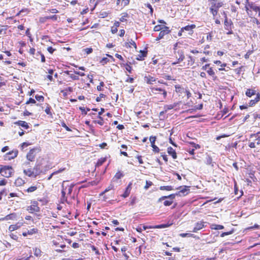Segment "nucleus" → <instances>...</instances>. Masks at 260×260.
I'll return each mask as SVG.
<instances>
[{"instance_id": "f257e3e1", "label": "nucleus", "mask_w": 260, "mask_h": 260, "mask_svg": "<svg viewBox=\"0 0 260 260\" xmlns=\"http://www.w3.org/2000/svg\"><path fill=\"white\" fill-rule=\"evenodd\" d=\"M210 12L213 15V17H215L217 15L219 9L223 6V3L222 2H213L210 4Z\"/></svg>"}, {"instance_id": "f03ea898", "label": "nucleus", "mask_w": 260, "mask_h": 260, "mask_svg": "<svg viewBox=\"0 0 260 260\" xmlns=\"http://www.w3.org/2000/svg\"><path fill=\"white\" fill-rule=\"evenodd\" d=\"M13 172V169L11 167L4 166L1 167L0 166V174L5 177H10Z\"/></svg>"}, {"instance_id": "7ed1b4c3", "label": "nucleus", "mask_w": 260, "mask_h": 260, "mask_svg": "<svg viewBox=\"0 0 260 260\" xmlns=\"http://www.w3.org/2000/svg\"><path fill=\"white\" fill-rule=\"evenodd\" d=\"M38 150L37 149L34 148L29 150L28 153L26 155V158L28 160L32 161L34 160L36 156V151Z\"/></svg>"}, {"instance_id": "20e7f679", "label": "nucleus", "mask_w": 260, "mask_h": 260, "mask_svg": "<svg viewBox=\"0 0 260 260\" xmlns=\"http://www.w3.org/2000/svg\"><path fill=\"white\" fill-rule=\"evenodd\" d=\"M206 223V222H204L203 221L197 222L195 224V226L192 230V232L197 233L198 231L206 227V225L205 224Z\"/></svg>"}, {"instance_id": "39448f33", "label": "nucleus", "mask_w": 260, "mask_h": 260, "mask_svg": "<svg viewBox=\"0 0 260 260\" xmlns=\"http://www.w3.org/2000/svg\"><path fill=\"white\" fill-rule=\"evenodd\" d=\"M156 139V137L155 136H151L149 138V140L151 143V146L153 148V151L154 152L158 153L159 151V149L155 145Z\"/></svg>"}, {"instance_id": "423d86ee", "label": "nucleus", "mask_w": 260, "mask_h": 260, "mask_svg": "<svg viewBox=\"0 0 260 260\" xmlns=\"http://www.w3.org/2000/svg\"><path fill=\"white\" fill-rule=\"evenodd\" d=\"M23 173L25 174V175L28 176V177H35L39 174V173L37 171H36V172H34V171H32L31 169H24L23 170Z\"/></svg>"}, {"instance_id": "0eeeda50", "label": "nucleus", "mask_w": 260, "mask_h": 260, "mask_svg": "<svg viewBox=\"0 0 260 260\" xmlns=\"http://www.w3.org/2000/svg\"><path fill=\"white\" fill-rule=\"evenodd\" d=\"M177 53L178 54L179 57V58H177V61L173 62L172 63V65H176L177 63H178L182 61L185 58L184 53L182 50L178 51Z\"/></svg>"}, {"instance_id": "6e6552de", "label": "nucleus", "mask_w": 260, "mask_h": 260, "mask_svg": "<svg viewBox=\"0 0 260 260\" xmlns=\"http://www.w3.org/2000/svg\"><path fill=\"white\" fill-rule=\"evenodd\" d=\"M170 32V30L168 26H164V29L161 30L158 35V39H161L167 34Z\"/></svg>"}, {"instance_id": "1a4fd4ad", "label": "nucleus", "mask_w": 260, "mask_h": 260, "mask_svg": "<svg viewBox=\"0 0 260 260\" xmlns=\"http://www.w3.org/2000/svg\"><path fill=\"white\" fill-rule=\"evenodd\" d=\"M151 91L152 93L156 94V91H161L162 92V94L164 98H166L167 95V92L164 89H162L161 88H157V87H151L150 88Z\"/></svg>"}, {"instance_id": "9d476101", "label": "nucleus", "mask_w": 260, "mask_h": 260, "mask_svg": "<svg viewBox=\"0 0 260 260\" xmlns=\"http://www.w3.org/2000/svg\"><path fill=\"white\" fill-rule=\"evenodd\" d=\"M18 151L17 150H13L6 154V157H8V159L10 160L17 157Z\"/></svg>"}, {"instance_id": "9b49d317", "label": "nucleus", "mask_w": 260, "mask_h": 260, "mask_svg": "<svg viewBox=\"0 0 260 260\" xmlns=\"http://www.w3.org/2000/svg\"><path fill=\"white\" fill-rule=\"evenodd\" d=\"M196 27L195 24H191L188 25L186 26L182 27V31H189V34H192L193 32V29L195 28Z\"/></svg>"}, {"instance_id": "f8f14e48", "label": "nucleus", "mask_w": 260, "mask_h": 260, "mask_svg": "<svg viewBox=\"0 0 260 260\" xmlns=\"http://www.w3.org/2000/svg\"><path fill=\"white\" fill-rule=\"evenodd\" d=\"M176 196H178V194H177V192L176 193L171 194L169 196L161 197L158 199V202H161V201L165 199H170V200L173 201L175 198Z\"/></svg>"}, {"instance_id": "ddd939ff", "label": "nucleus", "mask_w": 260, "mask_h": 260, "mask_svg": "<svg viewBox=\"0 0 260 260\" xmlns=\"http://www.w3.org/2000/svg\"><path fill=\"white\" fill-rule=\"evenodd\" d=\"M147 51L146 50H141L140 53L137 56L136 59L138 60H143L144 58L146 56Z\"/></svg>"}, {"instance_id": "4468645a", "label": "nucleus", "mask_w": 260, "mask_h": 260, "mask_svg": "<svg viewBox=\"0 0 260 260\" xmlns=\"http://www.w3.org/2000/svg\"><path fill=\"white\" fill-rule=\"evenodd\" d=\"M168 153L172 156L173 159H176L177 157L175 150L171 147H169L167 148Z\"/></svg>"}, {"instance_id": "2eb2a0df", "label": "nucleus", "mask_w": 260, "mask_h": 260, "mask_svg": "<svg viewBox=\"0 0 260 260\" xmlns=\"http://www.w3.org/2000/svg\"><path fill=\"white\" fill-rule=\"evenodd\" d=\"M173 224V223H168L166 224H160L158 225H156L154 226H150L149 228H153V229H163V228H166L170 226Z\"/></svg>"}, {"instance_id": "dca6fc26", "label": "nucleus", "mask_w": 260, "mask_h": 260, "mask_svg": "<svg viewBox=\"0 0 260 260\" xmlns=\"http://www.w3.org/2000/svg\"><path fill=\"white\" fill-rule=\"evenodd\" d=\"M246 3L248 4V6L249 7L250 9L255 12L260 11V7L255 6L252 2L250 3L249 2L248 0H246Z\"/></svg>"}, {"instance_id": "f3484780", "label": "nucleus", "mask_w": 260, "mask_h": 260, "mask_svg": "<svg viewBox=\"0 0 260 260\" xmlns=\"http://www.w3.org/2000/svg\"><path fill=\"white\" fill-rule=\"evenodd\" d=\"M144 81L147 84H153V82L156 81V79L151 76H145Z\"/></svg>"}, {"instance_id": "a211bd4d", "label": "nucleus", "mask_w": 260, "mask_h": 260, "mask_svg": "<svg viewBox=\"0 0 260 260\" xmlns=\"http://www.w3.org/2000/svg\"><path fill=\"white\" fill-rule=\"evenodd\" d=\"M233 24V23L231 20H228L226 16H225V20L224 21V25L225 29L229 30V28H231V26Z\"/></svg>"}, {"instance_id": "6ab92c4d", "label": "nucleus", "mask_w": 260, "mask_h": 260, "mask_svg": "<svg viewBox=\"0 0 260 260\" xmlns=\"http://www.w3.org/2000/svg\"><path fill=\"white\" fill-rule=\"evenodd\" d=\"M260 100V94L257 93L254 100H251L249 103V106H253Z\"/></svg>"}, {"instance_id": "aec40b11", "label": "nucleus", "mask_w": 260, "mask_h": 260, "mask_svg": "<svg viewBox=\"0 0 260 260\" xmlns=\"http://www.w3.org/2000/svg\"><path fill=\"white\" fill-rule=\"evenodd\" d=\"M68 66L66 64V69L67 68ZM71 71H69L66 70V75H68L70 78L73 80H78L79 79L78 76L75 74H73L71 73Z\"/></svg>"}, {"instance_id": "412c9836", "label": "nucleus", "mask_w": 260, "mask_h": 260, "mask_svg": "<svg viewBox=\"0 0 260 260\" xmlns=\"http://www.w3.org/2000/svg\"><path fill=\"white\" fill-rule=\"evenodd\" d=\"M22 225V223L18 222L17 223H16L15 224L11 225L9 228V230L10 231H14L19 229V228H20Z\"/></svg>"}, {"instance_id": "4be33fe9", "label": "nucleus", "mask_w": 260, "mask_h": 260, "mask_svg": "<svg viewBox=\"0 0 260 260\" xmlns=\"http://www.w3.org/2000/svg\"><path fill=\"white\" fill-rule=\"evenodd\" d=\"M189 191V189H188V187L186 186H184L183 189H181L179 191L177 192V194H178V196H181V193H182L183 196H185L188 193Z\"/></svg>"}, {"instance_id": "5701e85b", "label": "nucleus", "mask_w": 260, "mask_h": 260, "mask_svg": "<svg viewBox=\"0 0 260 260\" xmlns=\"http://www.w3.org/2000/svg\"><path fill=\"white\" fill-rule=\"evenodd\" d=\"M15 124H17L18 125L21 126L23 127H24L25 129H27L29 128V126L28 125V123L24 121H18L14 123Z\"/></svg>"}, {"instance_id": "b1692460", "label": "nucleus", "mask_w": 260, "mask_h": 260, "mask_svg": "<svg viewBox=\"0 0 260 260\" xmlns=\"http://www.w3.org/2000/svg\"><path fill=\"white\" fill-rule=\"evenodd\" d=\"M27 210L32 213L33 212H39L40 211V208L38 206L34 204L28 207Z\"/></svg>"}, {"instance_id": "393cba45", "label": "nucleus", "mask_w": 260, "mask_h": 260, "mask_svg": "<svg viewBox=\"0 0 260 260\" xmlns=\"http://www.w3.org/2000/svg\"><path fill=\"white\" fill-rule=\"evenodd\" d=\"M131 183H129L128 186H127V187L125 188V190L124 191V192L123 193V194L122 195V197L124 198H125L126 197H127L129 193H130V191H131Z\"/></svg>"}, {"instance_id": "a878e982", "label": "nucleus", "mask_w": 260, "mask_h": 260, "mask_svg": "<svg viewBox=\"0 0 260 260\" xmlns=\"http://www.w3.org/2000/svg\"><path fill=\"white\" fill-rule=\"evenodd\" d=\"M260 134V131L258 132L257 133L255 134H252L250 135V137H255L256 140H257L256 144L259 145L260 144V136L259 135Z\"/></svg>"}, {"instance_id": "bb28decb", "label": "nucleus", "mask_w": 260, "mask_h": 260, "mask_svg": "<svg viewBox=\"0 0 260 260\" xmlns=\"http://www.w3.org/2000/svg\"><path fill=\"white\" fill-rule=\"evenodd\" d=\"M256 94L257 93H256V91L255 90L250 89H247L245 92L246 95L247 96L250 97V98L253 95H255V94L256 95Z\"/></svg>"}, {"instance_id": "cd10ccee", "label": "nucleus", "mask_w": 260, "mask_h": 260, "mask_svg": "<svg viewBox=\"0 0 260 260\" xmlns=\"http://www.w3.org/2000/svg\"><path fill=\"white\" fill-rule=\"evenodd\" d=\"M206 164L207 165H211L212 167H213L215 163L212 161V157L209 155H207L206 158Z\"/></svg>"}, {"instance_id": "c85d7f7f", "label": "nucleus", "mask_w": 260, "mask_h": 260, "mask_svg": "<svg viewBox=\"0 0 260 260\" xmlns=\"http://www.w3.org/2000/svg\"><path fill=\"white\" fill-rule=\"evenodd\" d=\"M210 228L212 230H218L223 229L224 228V226L222 225L212 224L211 225Z\"/></svg>"}, {"instance_id": "c756f323", "label": "nucleus", "mask_w": 260, "mask_h": 260, "mask_svg": "<svg viewBox=\"0 0 260 260\" xmlns=\"http://www.w3.org/2000/svg\"><path fill=\"white\" fill-rule=\"evenodd\" d=\"M207 73L211 76H212L213 77V80H215L216 79V76H215V73L213 71V69L212 68H209L207 71Z\"/></svg>"}, {"instance_id": "7c9ffc66", "label": "nucleus", "mask_w": 260, "mask_h": 260, "mask_svg": "<svg viewBox=\"0 0 260 260\" xmlns=\"http://www.w3.org/2000/svg\"><path fill=\"white\" fill-rule=\"evenodd\" d=\"M107 158L106 157H103L99 159L96 164V167H99L102 165L106 161Z\"/></svg>"}, {"instance_id": "2f4dec72", "label": "nucleus", "mask_w": 260, "mask_h": 260, "mask_svg": "<svg viewBox=\"0 0 260 260\" xmlns=\"http://www.w3.org/2000/svg\"><path fill=\"white\" fill-rule=\"evenodd\" d=\"M179 236L182 238L184 237H193L194 238L195 236L194 234L190 233H181L179 234Z\"/></svg>"}, {"instance_id": "473e14b6", "label": "nucleus", "mask_w": 260, "mask_h": 260, "mask_svg": "<svg viewBox=\"0 0 260 260\" xmlns=\"http://www.w3.org/2000/svg\"><path fill=\"white\" fill-rule=\"evenodd\" d=\"M160 189L161 190H172L173 189V187L172 186H161Z\"/></svg>"}, {"instance_id": "72a5a7b5", "label": "nucleus", "mask_w": 260, "mask_h": 260, "mask_svg": "<svg viewBox=\"0 0 260 260\" xmlns=\"http://www.w3.org/2000/svg\"><path fill=\"white\" fill-rule=\"evenodd\" d=\"M177 105L178 103H174L172 105H167L165 107V108H166V110H170L176 107L177 106Z\"/></svg>"}, {"instance_id": "f704fd0d", "label": "nucleus", "mask_w": 260, "mask_h": 260, "mask_svg": "<svg viewBox=\"0 0 260 260\" xmlns=\"http://www.w3.org/2000/svg\"><path fill=\"white\" fill-rule=\"evenodd\" d=\"M114 188V186L113 184H110L103 192H102L100 195L102 196L105 193L108 192V191L113 189Z\"/></svg>"}, {"instance_id": "c9c22d12", "label": "nucleus", "mask_w": 260, "mask_h": 260, "mask_svg": "<svg viewBox=\"0 0 260 260\" xmlns=\"http://www.w3.org/2000/svg\"><path fill=\"white\" fill-rule=\"evenodd\" d=\"M16 215L15 214H10L9 215H8L5 216L4 219L6 220H10V219H13L15 218Z\"/></svg>"}, {"instance_id": "e433bc0d", "label": "nucleus", "mask_w": 260, "mask_h": 260, "mask_svg": "<svg viewBox=\"0 0 260 260\" xmlns=\"http://www.w3.org/2000/svg\"><path fill=\"white\" fill-rule=\"evenodd\" d=\"M164 29V26L161 25H157L154 26V31H161V30Z\"/></svg>"}, {"instance_id": "4c0bfd02", "label": "nucleus", "mask_w": 260, "mask_h": 260, "mask_svg": "<svg viewBox=\"0 0 260 260\" xmlns=\"http://www.w3.org/2000/svg\"><path fill=\"white\" fill-rule=\"evenodd\" d=\"M34 254L36 256H41V251L40 249L36 248L34 249Z\"/></svg>"}, {"instance_id": "58836bf2", "label": "nucleus", "mask_w": 260, "mask_h": 260, "mask_svg": "<svg viewBox=\"0 0 260 260\" xmlns=\"http://www.w3.org/2000/svg\"><path fill=\"white\" fill-rule=\"evenodd\" d=\"M123 176V174L122 173H121L120 172H118L115 175V176L113 178V179H120Z\"/></svg>"}, {"instance_id": "ea45409f", "label": "nucleus", "mask_w": 260, "mask_h": 260, "mask_svg": "<svg viewBox=\"0 0 260 260\" xmlns=\"http://www.w3.org/2000/svg\"><path fill=\"white\" fill-rule=\"evenodd\" d=\"M131 45L133 46L135 48H137L136 43L132 40L129 43H126L125 46L131 47Z\"/></svg>"}, {"instance_id": "a19ab883", "label": "nucleus", "mask_w": 260, "mask_h": 260, "mask_svg": "<svg viewBox=\"0 0 260 260\" xmlns=\"http://www.w3.org/2000/svg\"><path fill=\"white\" fill-rule=\"evenodd\" d=\"M188 143L191 145V146L194 148V149H197L200 148V146L199 144H197L193 142H189Z\"/></svg>"}, {"instance_id": "79ce46f5", "label": "nucleus", "mask_w": 260, "mask_h": 260, "mask_svg": "<svg viewBox=\"0 0 260 260\" xmlns=\"http://www.w3.org/2000/svg\"><path fill=\"white\" fill-rule=\"evenodd\" d=\"M23 180L22 179H20V178H18L16 181H15V184L17 186H20L22 184H23Z\"/></svg>"}, {"instance_id": "37998d69", "label": "nucleus", "mask_w": 260, "mask_h": 260, "mask_svg": "<svg viewBox=\"0 0 260 260\" xmlns=\"http://www.w3.org/2000/svg\"><path fill=\"white\" fill-rule=\"evenodd\" d=\"M37 232H38V229H35V228L30 229V230H28L27 231V233L29 235H31L32 234H34L37 233Z\"/></svg>"}, {"instance_id": "c03bdc74", "label": "nucleus", "mask_w": 260, "mask_h": 260, "mask_svg": "<svg viewBox=\"0 0 260 260\" xmlns=\"http://www.w3.org/2000/svg\"><path fill=\"white\" fill-rule=\"evenodd\" d=\"M148 228V226H147L146 225H143L142 228L141 227H138L136 229V230L138 232L141 233L142 232V231L146 230Z\"/></svg>"}, {"instance_id": "a18cd8bd", "label": "nucleus", "mask_w": 260, "mask_h": 260, "mask_svg": "<svg viewBox=\"0 0 260 260\" xmlns=\"http://www.w3.org/2000/svg\"><path fill=\"white\" fill-rule=\"evenodd\" d=\"M128 17V14L126 13H124L123 14V16L120 18V21L121 22H125L126 21L125 19L126 17Z\"/></svg>"}, {"instance_id": "49530a36", "label": "nucleus", "mask_w": 260, "mask_h": 260, "mask_svg": "<svg viewBox=\"0 0 260 260\" xmlns=\"http://www.w3.org/2000/svg\"><path fill=\"white\" fill-rule=\"evenodd\" d=\"M109 60L107 57H103L101 60L100 61V63L102 64V65H104L106 64Z\"/></svg>"}, {"instance_id": "de8ad7c7", "label": "nucleus", "mask_w": 260, "mask_h": 260, "mask_svg": "<svg viewBox=\"0 0 260 260\" xmlns=\"http://www.w3.org/2000/svg\"><path fill=\"white\" fill-rule=\"evenodd\" d=\"M172 203H173V201H172V200H166L164 202V205L165 206H169L171 205L172 204Z\"/></svg>"}, {"instance_id": "09e8293b", "label": "nucleus", "mask_w": 260, "mask_h": 260, "mask_svg": "<svg viewBox=\"0 0 260 260\" xmlns=\"http://www.w3.org/2000/svg\"><path fill=\"white\" fill-rule=\"evenodd\" d=\"M37 187L36 186H30L27 189V191L28 192H31L35 191L37 189Z\"/></svg>"}, {"instance_id": "8fccbe9b", "label": "nucleus", "mask_w": 260, "mask_h": 260, "mask_svg": "<svg viewBox=\"0 0 260 260\" xmlns=\"http://www.w3.org/2000/svg\"><path fill=\"white\" fill-rule=\"evenodd\" d=\"M233 233V231H231L230 232H223L222 233L221 235H220V237H223L225 236H228V235H231Z\"/></svg>"}, {"instance_id": "3c124183", "label": "nucleus", "mask_w": 260, "mask_h": 260, "mask_svg": "<svg viewBox=\"0 0 260 260\" xmlns=\"http://www.w3.org/2000/svg\"><path fill=\"white\" fill-rule=\"evenodd\" d=\"M68 231L69 230L66 229V234L71 236H74L77 234L76 232H75V231L69 232Z\"/></svg>"}, {"instance_id": "603ef678", "label": "nucleus", "mask_w": 260, "mask_h": 260, "mask_svg": "<svg viewBox=\"0 0 260 260\" xmlns=\"http://www.w3.org/2000/svg\"><path fill=\"white\" fill-rule=\"evenodd\" d=\"M125 70L127 71H128L130 73H131L132 68V67L130 65H129L127 63H126L125 64Z\"/></svg>"}, {"instance_id": "864d4df0", "label": "nucleus", "mask_w": 260, "mask_h": 260, "mask_svg": "<svg viewBox=\"0 0 260 260\" xmlns=\"http://www.w3.org/2000/svg\"><path fill=\"white\" fill-rule=\"evenodd\" d=\"M146 6L147 8H148L149 9H150V13L151 14H152L153 12V8L152 7L151 5L150 4H147L146 5Z\"/></svg>"}, {"instance_id": "5fc2aeb1", "label": "nucleus", "mask_w": 260, "mask_h": 260, "mask_svg": "<svg viewBox=\"0 0 260 260\" xmlns=\"http://www.w3.org/2000/svg\"><path fill=\"white\" fill-rule=\"evenodd\" d=\"M35 98L38 101H43L44 100V97L42 95H36Z\"/></svg>"}, {"instance_id": "6e6d98bb", "label": "nucleus", "mask_w": 260, "mask_h": 260, "mask_svg": "<svg viewBox=\"0 0 260 260\" xmlns=\"http://www.w3.org/2000/svg\"><path fill=\"white\" fill-rule=\"evenodd\" d=\"M99 118H100V119L99 120H96L95 122L100 125H103L104 124L103 119L100 116L99 117Z\"/></svg>"}, {"instance_id": "4d7b16f0", "label": "nucleus", "mask_w": 260, "mask_h": 260, "mask_svg": "<svg viewBox=\"0 0 260 260\" xmlns=\"http://www.w3.org/2000/svg\"><path fill=\"white\" fill-rule=\"evenodd\" d=\"M80 110L82 112V114H87V111H86L85 109L83 107H79Z\"/></svg>"}, {"instance_id": "13d9d810", "label": "nucleus", "mask_w": 260, "mask_h": 260, "mask_svg": "<svg viewBox=\"0 0 260 260\" xmlns=\"http://www.w3.org/2000/svg\"><path fill=\"white\" fill-rule=\"evenodd\" d=\"M136 158L138 159V161L139 162L140 164H143L144 163L142 159V156H140V155H137L136 156Z\"/></svg>"}, {"instance_id": "bf43d9fd", "label": "nucleus", "mask_w": 260, "mask_h": 260, "mask_svg": "<svg viewBox=\"0 0 260 260\" xmlns=\"http://www.w3.org/2000/svg\"><path fill=\"white\" fill-rule=\"evenodd\" d=\"M163 78H165V79L166 80H173V78L171 76H170V75H165L164 76H163Z\"/></svg>"}, {"instance_id": "052dcab7", "label": "nucleus", "mask_w": 260, "mask_h": 260, "mask_svg": "<svg viewBox=\"0 0 260 260\" xmlns=\"http://www.w3.org/2000/svg\"><path fill=\"white\" fill-rule=\"evenodd\" d=\"M30 103L35 104V103H36V101L32 98H29V100L26 102V104H29Z\"/></svg>"}, {"instance_id": "680f3d73", "label": "nucleus", "mask_w": 260, "mask_h": 260, "mask_svg": "<svg viewBox=\"0 0 260 260\" xmlns=\"http://www.w3.org/2000/svg\"><path fill=\"white\" fill-rule=\"evenodd\" d=\"M188 58H189V60H188V64H189V62H191V65H192V64H193L194 62V59L192 58V56H188Z\"/></svg>"}, {"instance_id": "e2e57ef3", "label": "nucleus", "mask_w": 260, "mask_h": 260, "mask_svg": "<svg viewBox=\"0 0 260 260\" xmlns=\"http://www.w3.org/2000/svg\"><path fill=\"white\" fill-rule=\"evenodd\" d=\"M104 84L103 82H101L100 83V85L98 86H97V89L99 90V91H101L102 90V87H103L104 86Z\"/></svg>"}, {"instance_id": "0e129e2a", "label": "nucleus", "mask_w": 260, "mask_h": 260, "mask_svg": "<svg viewBox=\"0 0 260 260\" xmlns=\"http://www.w3.org/2000/svg\"><path fill=\"white\" fill-rule=\"evenodd\" d=\"M245 10L246 11L248 15H250V12H251L250 11H249V7L248 6V4H247L245 7Z\"/></svg>"}, {"instance_id": "69168bd1", "label": "nucleus", "mask_w": 260, "mask_h": 260, "mask_svg": "<svg viewBox=\"0 0 260 260\" xmlns=\"http://www.w3.org/2000/svg\"><path fill=\"white\" fill-rule=\"evenodd\" d=\"M152 183L150 181H149V182L146 181V184L145 186V189L148 188L152 185Z\"/></svg>"}, {"instance_id": "338daca9", "label": "nucleus", "mask_w": 260, "mask_h": 260, "mask_svg": "<svg viewBox=\"0 0 260 260\" xmlns=\"http://www.w3.org/2000/svg\"><path fill=\"white\" fill-rule=\"evenodd\" d=\"M117 31V28L115 27L114 26H112L111 27V32L112 34H114L116 33Z\"/></svg>"}, {"instance_id": "774afa93", "label": "nucleus", "mask_w": 260, "mask_h": 260, "mask_svg": "<svg viewBox=\"0 0 260 260\" xmlns=\"http://www.w3.org/2000/svg\"><path fill=\"white\" fill-rule=\"evenodd\" d=\"M32 256L31 255H30L29 256H28L26 258H17L16 260H29V258Z\"/></svg>"}]
</instances>
